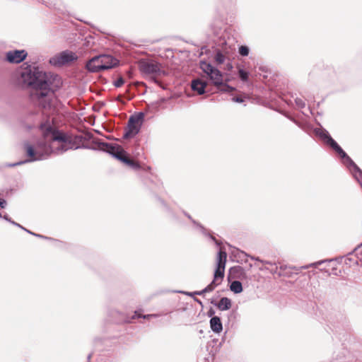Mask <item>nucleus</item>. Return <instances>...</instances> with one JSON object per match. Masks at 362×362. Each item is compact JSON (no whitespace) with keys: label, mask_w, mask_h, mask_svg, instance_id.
I'll return each instance as SVG.
<instances>
[{"label":"nucleus","mask_w":362,"mask_h":362,"mask_svg":"<svg viewBox=\"0 0 362 362\" xmlns=\"http://www.w3.org/2000/svg\"><path fill=\"white\" fill-rule=\"evenodd\" d=\"M20 82L33 91L31 101L42 109H51L54 93L62 87L59 75L40 70L39 67L26 65L20 74Z\"/></svg>","instance_id":"obj_1"},{"label":"nucleus","mask_w":362,"mask_h":362,"mask_svg":"<svg viewBox=\"0 0 362 362\" xmlns=\"http://www.w3.org/2000/svg\"><path fill=\"white\" fill-rule=\"evenodd\" d=\"M39 128L42 132V138L37 140L33 145L37 148L38 144L42 143L44 145V147L42 148V150L47 151V153L42 160L47 159L52 153L62 154L72 148L71 146H66V144H73L71 137L67 134L52 126L49 119L42 122Z\"/></svg>","instance_id":"obj_2"},{"label":"nucleus","mask_w":362,"mask_h":362,"mask_svg":"<svg viewBox=\"0 0 362 362\" xmlns=\"http://www.w3.org/2000/svg\"><path fill=\"white\" fill-rule=\"evenodd\" d=\"M313 132L325 145L336 152L341 163L350 171L362 188V170L343 150L339 144L331 136L329 132L323 127L315 128Z\"/></svg>","instance_id":"obj_3"},{"label":"nucleus","mask_w":362,"mask_h":362,"mask_svg":"<svg viewBox=\"0 0 362 362\" xmlns=\"http://www.w3.org/2000/svg\"><path fill=\"white\" fill-rule=\"evenodd\" d=\"M93 143L97 145V147L83 146V148L105 152L134 170L141 168L139 163L130 158L128 153L119 145L107 143L102 139H94Z\"/></svg>","instance_id":"obj_4"},{"label":"nucleus","mask_w":362,"mask_h":362,"mask_svg":"<svg viewBox=\"0 0 362 362\" xmlns=\"http://www.w3.org/2000/svg\"><path fill=\"white\" fill-rule=\"evenodd\" d=\"M199 68L206 74L211 83L216 86L218 91L229 93L235 90V88L228 85V79H223V74L217 68L213 66L210 63L201 61Z\"/></svg>","instance_id":"obj_5"},{"label":"nucleus","mask_w":362,"mask_h":362,"mask_svg":"<svg viewBox=\"0 0 362 362\" xmlns=\"http://www.w3.org/2000/svg\"><path fill=\"white\" fill-rule=\"evenodd\" d=\"M25 156L28 157L27 159L21 160L16 163H6L4 164V167L12 168L18 165H21L28 163H32L37 160H42V158L45 157V155L47 153V150H42L44 145L42 143L38 144L37 148H35L33 144L28 142H25L23 144Z\"/></svg>","instance_id":"obj_6"},{"label":"nucleus","mask_w":362,"mask_h":362,"mask_svg":"<svg viewBox=\"0 0 362 362\" xmlns=\"http://www.w3.org/2000/svg\"><path fill=\"white\" fill-rule=\"evenodd\" d=\"M139 67L140 71L144 74L160 76L164 74V71L161 70L160 64L154 61L141 60Z\"/></svg>","instance_id":"obj_7"},{"label":"nucleus","mask_w":362,"mask_h":362,"mask_svg":"<svg viewBox=\"0 0 362 362\" xmlns=\"http://www.w3.org/2000/svg\"><path fill=\"white\" fill-rule=\"evenodd\" d=\"M77 59V56L71 51L65 50L60 52L49 59V63L53 66H62Z\"/></svg>","instance_id":"obj_8"},{"label":"nucleus","mask_w":362,"mask_h":362,"mask_svg":"<svg viewBox=\"0 0 362 362\" xmlns=\"http://www.w3.org/2000/svg\"><path fill=\"white\" fill-rule=\"evenodd\" d=\"M226 258V252L220 249L217 254L216 268L214 273V278L221 281H222L225 274Z\"/></svg>","instance_id":"obj_9"},{"label":"nucleus","mask_w":362,"mask_h":362,"mask_svg":"<svg viewBox=\"0 0 362 362\" xmlns=\"http://www.w3.org/2000/svg\"><path fill=\"white\" fill-rule=\"evenodd\" d=\"M28 52L25 49H13L6 52L5 61L10 64H20L27 57Z\"/></svg>","instance_id":"obj_10"},{"label":"nucleus","mask_w":362,"mask_h":362,"mask_svg":"<svg viewBox=\"0 0 362 362\" xmlns=\"http://www.w3.org/2000/svg\"><path fill=\"white\" fill-rule=\"evenodd\" d=\"M104 67L102 65V57L101 54L94 56L90 59L86 64V69L91 73H98L103 71L102 68Z\"/></svg>","instance_id":"obj_11"},{"label":"nucleus","mask_w":362,"mask_h":362,"mask_svg":"<svg viewBox=\"0 0 362 362\" xmlns=\"http://www.w3.org/2000/svg\"><path fill=\"white\" fill-rule=\"evenodd\" d=\"M182 213L189 220L191 221V222L193 223V225L196 228L199 229V230L204 235L209 237L211 240H212L215 243V244L217 246L221 245V243L220 241H218L214 235H212L208 231V230L204 227V226H202L200 223L197 222L194 218H192V217L187 211L182 210Z\"/></svg>","instance_id":"obj_12"},{"label":"nucleus","mask_w":362,"mask_h":362,"mask_svg":"<svg viewBox=\"0 0 362 362\" xmlns=\"http://www.w3.org/2000/svg\"><path fill=\"white\" fill-rule=\"evenodd\" d=\"M207 85V81L202 78H195L191 81L192 90L200 95L208 92L206 90Z\"/></svg>","instance_id":"obj_13"},{"label":"nucleus","mask_w":362,"mask_h":362,"mask_svg":"<svg viewBox=\"0 0 362 362\" xmlns=\"http://www.w3.org/2000/svg\"><path fill=\"white\" fill-rule=\"evenodd\" d=\"M102 71L108 70L117 66L119 64V60L110 54H101Z\"/></svg>","instance_id":"obj_14"},{"label":"nucleus","mask_w":362,"mask_h":362,"mask_svg":"<svg viewBox=\"0 0 362 362\" xmlns=\"http://www.w3.org/2000/svg\"><path fill=\"white\" fill-rule=\"evenodd\" d=\"M244 279L247 278L245 270L240 266H234L230 268L228 278Z\"/></svg>","instance_id":"obj_15"},{"label":"nucleus","mask_w":362,"mask_h":362,"mask_svg":"<svg viewBox=\"0 0 362 362\" xmlns=\"http://www.w3.org/2000/svg\"><path fill=\"white\" fill-rule=\"evenodd\" d=\"M221 342L218 339H213L208 341L206 345V350L211 356H214L220 349Z\"/></svg>","instance_id":"obj_16"},{"label":"nucleus","mask_w":362,"mask_h":362,"mask_svg":"<svg viewBox=\"0 0 362 362\" xmlns=\"http://www.w3.org/2000/svg\"><path fill=\"white\" fill-rule=\"evenodd\" d=\"M210 328L215 333H220L223 330V324L218 316H214L209 320Z\"/></svg>","instance_id":"obj_17"},{"label":"nucleus","mask_w":362,"mask_h":362,"mask_svg":"<svg viewBox=\"0 0 362 362\" xmlns=\"http://www.w3.org/2000/svg\"><path fill=\"white\" fill-rule=\"evenodd\" d=\"M295 269V267L281 264L279 267H276L274 273L277 274L279 276H291V274L293 273L292 270Z\"/></svg>","instance_id":"obj_18"},{"label":"nucleus","mask_w":362,"mask_h":362,"mask_svg":"<svg viewBox=\"0 0 362 362\" xmlns=\"http://www.w3.org/2000/svg\"><path fill=\"white\" fill-rule=\"evenodd\" d=\"M210 28L214 36L221 37L223 30V22L220 20H214L211 23Z\"/></svg>","instance_id":"obj_19"},{"label":"nucleus","mask_w":362,"mask_h":362,"mask_svg":"<svg viewBox=\"0 0 362 362\" xmlns=\"http://www.w3.org/2000/svg\"><path fill=\"white\" fill-rule=\"evenodd\" d=\"M140 130L139 126L127 124V128L125 130L122 138L124 139H129L136 135Z\"/></svg>","instance_id":"obj_20"},{"label":"nucleus","mask_w":362,"mask_h":362,"mask_svg":"<svg viewBox=\"0 0 362 362\" xmlns=\"http://www.w3.org/2000/svg\"><path fill=\"white\" fill-rule=\"evenodd\" d=\"M144 113L139 112L137 114L132 115L129 117L128 124L130 125H137L141 127L142 122L144 119Z\"/></svg>","instance_id":"obj_21"},{"label":"nucleus","mask_w":362,"mask_h":362,"mask_svg":"<svg viewBox=\"0 0 362 362\" xmlns=\"http://www.w3.org/2000/svg\"><path fill=\"white\" fill-rule=\"evenodd\" d=\"M231 305L232 301L230 298L227 297H222L218 302L217 305H216V307L221 311H226L228 310L231 308Z\"/></svg>","instance_id":"obj_22"},{"label":"nucleus","mask_w":362,"mask_h":362,"mask_svg":"<svg viewBox=\"0 0 362 362\" xmlns=\"http://www.w3.org/2000/svg\"><path fill=\"white\" fill-rule=\"evenodd\" d=\"M238 256L242 262L243 261H244L245 262H247V257H249V255L247 253H245V252L238 251ZM250 257L252 259L261 262L264 264H272V263L270 262L261 260L259 257H252V256H250Z\"/></svg>","instance_id":"obj_23"},{"label":"nucleus","mask_w":362,"mask_h":362,"mask_svg":"<svg viewBox=\"0 0 362 362\" xmlns=\"http://www.w3.org/2000/svg\"><path fill=\"white\" fill-rule=\"evenodd\" d=\"M230 289L234 293H240L243 291V285L240 281L235 280L230 283Z\"/></svg>","instance_id":"obj_24"},{"label":"nucleus","mask_w":362,"mask_h":362,"mask_svg":"<svg viewBox=\"0 0 362 362\" xmlns=\"http://www.w3.org/2000/svg\"><path fill=\"white\" fill-rule=\"evenodd\" d=\"M109 315L112 317H116L117 315L119 317V319L114 320V321L116 323H120L122 322H126L125 317L124 316L123 313H121V312H119L117 310H110Z\"/></svg>","instance_id":"obj_25"},{"label":"nucleus","mask_w":362,"mask_h":362,"mask_svg":"<svg viewBox=\"0 0 362 362\" xmlns=\"http://www.w3.org/2000/svg\"><path fill=\"white\" fill-rule=\"evenodd\" d=\"M78 138L80 140H85V141H89V140L92 139V141L94 139H99L98 138H93V135L90 132H87V133L85 134L84 136H80ZM92 144L93 145H91V146H90V145H88V146H93V147H97V145L94 144L93 142H92ZM81 148H83V146H81Z\"/></svg>","instance_id":"obj_26"},{"label":"nucleus","mask_w":362,"mask_h":362,"mask_svg":"<svg viewBox=\"0 0 362 362\" xmlns=\"http://www.w3.org/2000/svg\"><path fill=\"white\" fill-rule=\"evenodd\" d=\"M157 199L160 202V203L163 205V206L164 207L165 211L171 215L172 218L177 220V218L176 215L173 213V211L168 206V204L165 202V201L163 199H160V197H157Z\"/></svg>","instance_id":"obj_27"},{"label":"nucleus","mask_w":362,"mask_h":362,"mask_svg":"<svg viewBox=\"0 0 362 362\" xmlns=\"http://www.w3.org/2000/svg\"><path fill=\"white\" fill-rule=\"evenodd\" d=\"M225 55L222 53L221 51L217 50L216 52L214 59L218 64H223L225 62Z\"/></svg>","instance_id":"obj_28"},{"label":"nucleus","mask_w":362,"mask_h":362,"mask_svg":"<svg viewBox=\"0 0 362 362\" xmlns=\"http://www.w3.org/2000/svg\"><path fill=\"white\" fill-rule=\"evenodd\" d=\"M238 77L242 81H247L249 78V72L243 69H238Z\"/></svg>","instance_id":"obj_29"},{"label":"nucleus","mask_w":362,"mask_h":362,"mask_svg":"<svg viewBox=\"0 0 362 362\" xmlns=\"http://www.w3.org/2000/svg\"><path fill=\"white\" fill-rule=\"evenodd\" d=\"M238 53L242 57H247L250 53V48L247 45H241L239 47Z\"/></svg>","instance_id":"obj_30"},{"label":"nucleus","mask_w":362,"mask_h":362,"mask_svg":"<svg viewBox=\"0 0 362 362\" xmlns=\"http://www.w3.org/2000/svg\"><path fill=\"white\" fill-rule=\"evenodd\" d=\"M221 284V281H218L214 278L208 286H206V288H210L209 291L211 292Z\"/></svg>","instance_id":"obj_31"},{"label":"nucleus","mask_w":362,"mask_h":362,"mask_svg":"<svg viewBox=\"0 0 362 362\" xmlns=\"http://www.w3.org/2000/svg\"><path fill=\"white\" fill-rule=\"evenodd\" d=\"M4 219L6 220V221L11 223L13 226H17V227L21 228L24 231H25V230L27 229V228H24L23 226H21V224H19V223L15 222L14 221L11 220V218L8 216V214L4 215Z\"/></svg>","instance_id":"obj_32"},{"label":"nucleus","mask_w":362,"mask_h":362,"mask_svg":"<svg viewBox=\"0 0 362 362\" xmlns=\"http://www.w3.org/2000/svg\"><path fill=\"white\" fill-rule=\"evenodd\" d=\"M293 100H294V103L298 108L302 109V108L305 107V103L303 99L296 97V98H294Z\"/></svg>","instance_id":"obj_33"},{"label":"nucleus","mask_w":362,"mask_h":362,"mask_svg":"<svg viewBox=\"0 0 362 362\" xmlns=\"http://www.w3.org/2000/svg\"><path fill=\"white\" fill-rule=\"evenodd\" d=\"M330 262L331 260H321V261H318V262H314V263H312L309 265H305V266H303L301 268L302 269H308L309 267H317L318 265H320L322 264V263L325 262Z\"/></svg>","instance_id":"obj_34"},{"label":"nucleus","mask_w":362,"mask_h":362,"mask_svg":"<svg viewBox=\"0 0 362 362\" xmlns=\"http://www.w3.org/2000/svg\"><path fill=\"white\" fill-rule=\"evenodd\" d=\"M158 316V315L157 314H149V315H144L143 316H140V315H136V312H135V315L132 317V318H135V317H137V318H139V317H143L144 319H150V318H152V317H157Z\"/></svg>","instance_id":"obj_35"},{"label":"nucleus","mask_w":362,"mask_h":362,"mask_svg":"<svg viewBox=\"0 0 362 362\" xmlns=\"http://www.w3.org/2000/svg\"><path fill=\"white\" fill-rule=\"evenodd\" d=\"M124 83V79L123 77L120 76L115 81H114L113 84L115 87L119 88Z\"/></svg>","instance_id":"obj_36"},{"label":"nucleus","mask_w":362,"mask_h":362,"mask_svg":"<svg viewBox=\"0 0 362 362\" xmlns=\"http://www.w3.org/2000/svg\"><path fill=\"white\" fill-rule=\"evenodd\" d=\"M232 101L238 103H242L245 101V98L239 95V96H234L232 98Z\"/></svg>","instance_id":"obj_37"},{"label":"nucleus","mask_w":362,"mask_h":362,"mask_svg":"<svg viewBox=\"0 0 362 362\" xmlns=\"http://www.w3.org/2000/svg\"><path fill=\"white\" fill-rule=\"evenodd\" d=\"M209 288H206V286L204 289H202L201 291H194V293H196V295H197V296H204L205 293L210 292Z\"/></svg>","instance_id":"obj_38"},{"label":"nucleus","mask_w":362,"mask_h":362,"mask_svg":"<svg viewBox=\"0 0 362 362\" xmlns=\"http://www.w3.org/2000/svg\"><path fill=\"white\" fill-rule=\"evenodd\" d=\"M258 69H259V71H261V72H262L264 74L268 73V71H269L268 68L267 66H259ZM263 77L264 78H267V75L263 74Z\"/></svg>","instance_id":"obj_39"},{"label":"nucleus","mask_w":362,"mask_h":362,"mask_svg":"<svg viewBox=\"0 0 362 362\" xmlns=\"http://www.w3.org/2000/svg\"><path fill=\"white\" fill-rule=\"evenodd\" d=\"M35 236L37 238H39L45 239V240H54V239L52 238L47 237V236H45V235H43L41 234H38V233H37V235H35Z\"/></svg>","instance_id":"obj_40"},{"label":"nucleus","mask_w":362,"mask_h":362,"mask_svg":"<svg viewBox=\"0 0 362 362\" xmlns=\"http://www.w3.org/2000/svg\"><path fill=\"white\" fill-rule=\"evenodd\" d=\"M214 315H215V310L212 308H210L207 312L208 317L211 318L215 316Z\"/></svg>","instance_id":"obj_41"},{"label":"nucleus","mask_w":362,"mask_h":362,"mask_svg":"<svg viewBox=\"0 0 362 362\" xmlns=\"http://www.w3.org/2000/svg\"><path fill=\"white\" fill-rule=\"evenodd\" d=\"M6 206V201L4 199L0 198V207L4 209Z\"/></svg>","instance_id":"obj_42"},{"label":"nucleus","mask_w":362,"mask_h":362,"mask_svg":"<svg viewBox=\"0 0 362 362\" xmlns=\"http://www.w3.org/2000/svg\"><path fill=\"white\" fill-rule=\"evenodd\" d=\"M222 1L225 4H226L228 6H230V5L233 4L236 0H222Z\"/></svg>","instance_id":"obj_43"},{"label":"nucleus","mask_w":362,"mask_h":362,"mask_svg":"<svg viewBox=\"0 0 362 362\" xmlns=\"http://www.w3.org/2000/svg\"><path fill=\"white\" fill-rule=\"evenodd\" d=\"M180 293H185L186 294L187 296H189L190 297H194V296H196V293H194V292H183V291H180Z\"/></svg>","instance_id":"obj_44"},{"label":"nucleus","mask_w":362,"mask_h":362,"mask_svg":"<svg viewBox=\"0 0 362 362\" xmlns=\"http://www.w3.org/2000/svg\"><path fill=\"white\" fill-rule=\"evenodd\" d=\"M100 362H116V361L113 359L105 358H101Z\"/></svg>","instance_id":"obj_45"},{"label":"nucleus","mask_w":362,"mask_h":362,"mask_svg":"<svg viewBox=\"0 0 362 362\" xmlns=\"http://www.w3.org/2000/svg\"><path fill=\"white\" fill-rule=\"evenodd\" d=\"M194 301H195V302H197L199 305H200L202 307H203V303H202V301L200 299H199V298H196V297H194Z\"/></svg>","instance_id":"obj_46"},{"label":"nucleus","mask_w":362,"mask_h":362,"mask_svg":"<svg viewBox=\"0 0 362 362\" xmlns=\"http://www.w3.org/2000/svg\"><path fill=\"white\" fill-rule=\"evenodd\" d=\"M25 232H26V233H29V234H30V235H33V236H35V235H37V233H33V232L30 231V230H28V229H26V230H25Z\"/></svg>","instance_id":"obj_47"},{"label":"nucleus","mask_w":362,"mask_h":362,"mask_svg":"<svg viewBox=\"0 0 362 362\" xmlns=\"http://www.w3.org/2000/svg\"><path fill=\"white\" fill-rule=\"evenodd\" d=\"M226 66L228 70H231L233 69V65L230 63H228Z\"/></svg>","instance_id":"obj_48"},{"label":"nucleus","mask_w":362,"mask_h":362,"mask_svg":"<svg viewBox=\"0 0 362 362\" xmlns=\"http://www.w3.org/2000/svg\"><path fill=\"white\" fill-rule=\"evenodd\" d=\"M210 303L214 305L216 307V305H217L218 302H216L215 300L211 299Z\"/></svg>","instance_id":"obj_49"},{"label":"nucleus","mask_w":362,"mask_h":362,"mask_svg":"<svg viewBox=\"0 0 362 362\" xmlns=\"http://www.w3.org/2000/svg\"><path fill=\"white\" fill-rule=\"evenodd\" d=\"M100 340H101V339H99V338H95V339H94V344H97L98 341H100Z\"/></svg>","instance_id":"obj_50"},{"label":"nucleus","mask_w":362,"mask_h":362,"mask_svg":"<svg viewBox=\"0 0 362 362\" xmlns=\"http://www.w3.org/2000/svg\"><path fill=\"white\" fill-rule=\"evenodd\" d=\"M91 357H92V354L90 353V354H89L88 355V356H87V360L89 361L90 360V358H91Z\"/></svg>","instance_id":"obj_51"},{"label":"nucleus","mask_w":362,"mask_h":362,"mask_svg":"<svg viewBox=\"0 0 362 362\" xmlns=\"http://www.w3.org/2000/svg\"><path fill=\"white\" fill-rule=\"evenodd\" d=\"M252 267V264L251 263H250V264H248V269H247L249 270V269H250Z\"/></svg>","instance_id":"obj_52"},{"label":"nucleus","mask_w":362,"mask_h":362,"mask_svg":"<svg viewBox=\"0 0 362 362\" xmlns=\"http://www.w3.org/2000/svg\"><path fill=\"white\" fill-rule=\"evenodd\" d=\"M0 218H4V216H2V214L0 213Z\"/></svg>","instance_id":"obj_53"},{"label":"nucleus","mask_w":362,"mask_h":362,"mask_svg":"<svg viewBox=\"0 0 362 362\" xmlns=\"http://www.w3.org/2000/svg\"><path fill=\"white\" fill-rule=\"evenodd\" d=\"M289 104H291V105H292V104H293V103H292V101H291V100H290V103H289Z\"/></svg>","instance_id":"obj_54"}]
</instances>
